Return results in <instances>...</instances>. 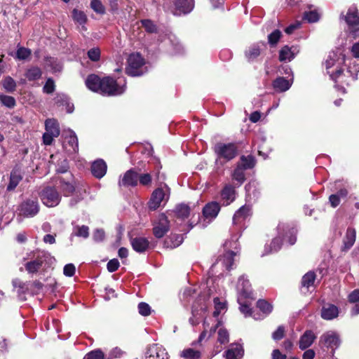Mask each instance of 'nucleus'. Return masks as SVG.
<instances>
[{"label":"nucleus","instance_id":"1","mask_svg":"<svg viewBox=\"0 0 359 359\" xmlns=\"http://www.w3.org/2000/svg\"><path fill=\"white\" fill-rule=\"evenodd\" d=\"M85 83L89 90L104 95H119L126 90L125 81L121 84V81H117L110 76L100 79L95 74H90L87 77Z\"/></svg>","mask_w":359,"mask_h":359},{"label":"nucleus","instance_id":"2","mask_svg":"<svg viewBox=\"0 0 359 359\" xmlns=\"http://www.w3.org/2000/svg\"><path fill=\"white\" fill-rule=\"evenodd\" d=\"M278 236L271 241L269 246L266 248V253L275 252L278 251L282 245V241L287 242L290 245H294L296 242L297 230L287 223L280 222L277 226Z\"/></svg>","mask_w":359,"mask_h":359},{"label":"nucleus","instance_id":"3","mask_svg":"<svg viewBox=\"0 0 359 359\" xmlns=\"http://www.w3.org/2000/svg\"><path fill=\"white\" fill-rule=\"evenodd\" d=\"M344 62V57L339 58L335 53L330 55L325 61V67L327 73L330 74L331 79L336 83H343L345 82L343 79L342 70L340 68L338 69L339 65Z\"/></svg>","mask_w":359,"mask_h":359},{"label":"nucleus","instance_id":"4","mask_svg":"<svg viewBox=\"0 0 359 359\" xmlns=\"http://www.w3.org/2000/svg\"><path fill=\"white\" fill-rule=\"evenodd\" d=\"M170 188L164 184L161 187L156 189L151 196L149 202V208L151 210H155L163 205L168 201L170 197Z\"/></svg>","mask_w":359,"mask_h":359},{"label":"nucleus","instance_id":"5","mask_svg":"<svg viewBox=\"0 0 359 359\" xmlns=\"http://www.w3.org/2000/svg\"><path fill=\"white\" fill-rule=\"evenodd\" d=\"M47 258L48 255L43 252H31L28 255L27 258H24V260L30 259L25 264V270L29 273H37Z\"/></svg>","mask_w":359,"mask_h":359},{"label":"nucleus","instance_id":"6","mask_svg":"<svg viewBox=\"0 0 359 359\" xmlns=\"http://www.w3.org/2000/svg\"><path fill=\"white\" fill-rule=\"evenodd\" d=\"M128 67L126 68V73L132 76H137L142 75L145 70L144 64V59L139 53H132L130 55L128 60Z\"/></svg>","mask_w":359,"mask_h":359},{"label":"nucleus","instance_id":"7","mask_svg":"<svg viewBox=\"0 0 359 359\" xmlns=\"http://www.w3.org/2000/svg\"><path fill=\"white\" fill-rule=\"evenodd\" d=\"M40 197L42 203L49 208L57 206L61 201V196L57 189L50 186L43 189L40 193Z\"/></svg>","mask_w":359,"mask_h":359},{"label":"nucleus","instance_id":"8","mask_svg":"<svg viewBox=\"0 0 359 359\" xmlns=\"http://www.w3.org/2000/svg\"><path fill=\"white\" fill-rule=\"evenodd\" d=\"M214 151L218 156V159H224L229 161L233 159L237 155L238 148L236 144L232 143L224 144L217 143L215 144Z\"/></svg>","mask_w":359,"mask_h":359},{"label":"nucleus","instance_id":"9","mask_svg":"<svg viewBox=\"0 0 359 359\" xmlns=\"http://www.w3.org/2000/svg\"><path fill=\"white\" fill-rule=\"evenodd\" d=\"M236 255V252L231 250H228L222 256H220L217 259V261L212 265V272H218V269H221L222 271H224V269L226 271L230 270L234 261L233 257Z\"/></svg>","mask_w":359,"mask_h":359},{"label":"nucleus","instance_id":"10","mask_svg":"<svg viewBox=\"0 0 359 359\" xmlns=\"http://www.w3.org/2000/svg\"><path fill=\"white\" fill-rule=\"evenodd\" d=\"M208 305L205 302H199L198 301L195 302L192 307V316L189 320L190 324L193 326L198 325L200 320L205 317Z\"/></svg>","mask_w":359,"mask_h":359},{"label":"nucleus","instance_id":"11","mask_svg":"<svg viewBox=\"0 0 359 359\" xmlns=\"http://www.w3.org/2000/svg\"><path fill=\"white\" fill-rule=\"evenodd\" d=\"M153 233L157 238H161L169 231L170 224L167 217L162 214L153 224Z\"/></svg>","mask_w":359,"mask_h":359},{"label":"nucleus","instance_id":"12","mask_svg":"<svg viewBox=\"0 0 359 359\" xmlns=\"http://www.w3.org/2000/svg\"><path fill=\"white\" fill-rule=\"evenodd\" d=\"M65 135L63 142L64 149L69 154L76 153L79 149L78 139L74 131L69 130L64 132Z\"/></svg>","mask_w":359,"mask_h":359},{"label":"nucleus","instance_id":"13","mask_svg":"<svg viewBox=\"0 0 359 359\" xmlns=\"http://www.w3.org/2000/svg\"><path fill=\"white\" fill-rule=\"evenodd\" d=\"M39 210V205L36 199H28L20 205V213L25 217H34Z\"/></svg>","mask_w":359,"mask_h":359},{"label":"nucleus","instance_id":"14","mask_svg":"<svg viewBox=\"0 0 359 359\" xmlns=\"http://www.w3.org/2000/svg\"><path fill=\"white\" fill-rule=\"evenodd\" d=\"M194 6V0H175L172 12L175 15L187 14L193 10Z\"/></svg>","mask_w":359,"mask_h":359},{"label":"nucleus","instance_id":"15","mask_svg":"<svg viewBox=\"0 0 359 359\" xmlns=\"http://www.w3.org/2000/svg\"><path fill=\"white\" fill-rule=\"evenodd\" d=\"M138 177L139 173L134 169H130L125 172L118 184L120 187H135L138 183Z\"/></svg>","mask_w":359,"mask_h":359},{"label":"nucleus","instance_id":"16","mask_svg":"<svg viewBox=\"0 0 359 359\" xmlns=\"http://www.w3.org/2000/svg\"><path fill=\"white\" fill-rule=\"evenodd\" d=\"M320 341L323 343L327 347L331 348H337L340 344L339 335L332 331H329L323 334L320 337Z\"/></svg>","mask_w":359,"mask_h":359},{"label":"nucleus","instance_id":"17","mask_svg":"<svg viewBox=\"0 0 359 359\" xmlns=\"http://www.w3.org/2000/svg\"><path fill=\"white\" fill-rule=\"evenodd\" d=\"M231 184H225L221 191V201L223 205H229L236 198V188Z\"/></svg>","mask_w":359,"mask_h":359},{"label":"nucleus","instance_id":"18","mask_svg":"<svg viewBox=\"0 0 359 359\" xmlns=\"http://www.w3.org/2000/svg\"><path fill=\"white\" fill-rule=\"evenodd\" d=\"M236 289L238 292V296H243L244 297H252L251 285L249 280L245 278L244 276H242L239 278L237 283Z\"/></svg>","mask_w":359,"mask_h":359},{"label":"nucleus","instance_id":"19","mask_svg":"<svg viewBox=\"0 0 359 359\" xmlns=\"http://www.w3.org/2000/svg\"><path fill=\"white\" fill-rule=\"evenodd\" d=\"M220 210V206L217 202H211L208 203L203 209L204 217L209 222L214 219Z\"/></svg>","mask_w":359,"mask_h":359},{"label":"nucleus","instance_id":"20","mask_svg":"<svg viewBox=\"0 0 359 359\" xmlns=\"http://www.w3.org/2000/svg\"><path fill=\"white\" fill-rule=\"evenodd\" d=\"M56 184L65 196H68L75 191V186L73 182L67 180L64 177H58L56 180Z\"/></svg>","mask_w":359,"mask_h":359},{"label":"nucleus","instance_id":"21","mask_svg":"<svg viewBox=\"0 0 359 359\" xmlns=\"http://www.w3.org/2000/svg\"><path fill=\"white\" fill-rule=\"evenodd\" d=\"M219 326V322L216 325L210 326V323L205 318L203 323V330L198 337V342L201 343L204 340H208L212 334L216 331V329Z\"/></svg>","mask_w":359,"mask_h":359},{"label":"nucleus","instance_id":"22","mask_svg":"<svg viewBox=\"0 0 359 359\" xmlns=\"http://www.w3.org/2000/svg\"><path fill=\"white\" fill-rule=\"evenodd\" d=\"M145 359H168V355L164 349L153 345L148 348Z\"/></svg>","mask_w":359,"mask_h":359},{"label":"nucleus","instance_id":"23","mask_svg":"<svg viewBox=\"0 0 359 359\" xmlns=\"http://www.w3.org/2000/svg\"><path fill=\"white\" fill-rule=\"evenodd\" d=\"M299 52L297 47L288 46H283L279 52V60L282 62H290Z\"/></svg>","mask_w":359,"mask_h":359},{"label":"nucleus","instance_id":"24","mask_svg":"<svg viewBox=\"0 0 359 359\" xmlns=\"http://www.w3.org/2000/svg\"><path fill=\"white\" fill-rule=\"evenodd\" d=\"M107 164L103 160L99 159L94 161L91 165V172L93 176L100 179L104 176L107 172Z\"/></svg>","mask_w":359,"mask_h":359},{"label":"nucleus","instance_id":"25","mask_svg":"<svg viewBox=\"0 0 359 359\" xmlns=\"http://www.w3.org/2000/svg\"><path fill=\"white\" fill-rule=\"evenodd\" d=\"M345 21L348 28H354V27L359 25V15L355 6H351L348 8L347 14L345 16Z\"/></svg>","mask_w":359,"mask_h":359},{"label":"nucleus","instance_id":"26","mask_svg":"<svg viewBox=\"0 0 359 359\" xmlns=\"http://www.w3.org/2000/svg\"><path fill=\"white\" fill-rule=\"evenodd\" d=\"M316 339V336L313 331L306 330L299 339V348L302 350L306 349L312 345Z\"/></svg>","mask_w":359,"mask_h":359},{"label":"nucleus","instance_id":"27","mask_svg":"<svg viewBox=\"0 0 359 359\" xmlns=\"http://www.w3.org/2000/svg\"><path fill=\"white\" fill-rule=\"evenodd\" d=\"M130 243L133 250L140 253L145 252L149 248V241L144 237L131 238Z\"/></svg>","mask_w":359,"mask_h":359},{"label":"nucleus","instance_id":"28","mask_svg":"<svg viewBox=\"0 0 359 359\" xmlns=\"http://www.w3.org/2000/svg\"><path fill=\"white\" fill-rule=\"evenodd\" d=\"M339 315L338 308L330 304H325L323 306L321 311V317L325 320H332L337 318Z\"/></svg>","mask_w":359,"mask_h":359},{"label":"nucleus","instance_id":"29","mask_svg":"<svg viewBox=\"0 0 359 359\" xmlns=\"http://www.w3.org/2000/svg\"><path fill=\"white\" fill-rule=\"evenodd\" d=\"M356 237V232L355 229L352 227H348L346 230L345 236L343 239V250H349L355 243Z\"/></svg>","mask_w":359,"mask_h":359},{"label":"nucleus","instance_id":"30","mask_svg":"<svg viewBox=\"0 0 359 359\" xmlns=\"http://www.w3.org/2000/svg\"><path fill=\"white\" fill-rule=\"evenodd\" d=\"M243 355V347L239 344H231L225 352L226 359H241Z\"/></svg>","mask_w":359,"mask_h":359},{"label":"nucleus","instance_id":"31","mask_svg":"<svg viewBox=\"0 0 359 359\" xmlns=\"http://www.w3.org/2000/svg\"><path fill=\"white\" fill-rule=\"evenodd\" d=\"M253 299V297H244L243 296H238V302L240 305L239 309L245 316H251L250 305Z\"/></svg>","mask_w":359,"mask_h":359},{"label":"nucleus","instance_id":"32","mask_svg":"<svg viewBox=\"0 0 359 359\" xmlns=\"http://www.w3.org/2000/svg\"><path fill=\"white\" fill-rule=\"evenodd\" d=\"M261 46H265V44L264 43L253 44L245 50V55L248 61L255 60L260 55Z\"/></svg>","mask_w":359,"mask_h":359},{"label":"nucleus","instance_id":"33","mask_svg":"<svg viewBox=\"0 0 359 359\" xmlns=\"http://www.w3.org/2000/svg\"><path fill=\"white\" fill-rule=\"evenodd\" d=\"M250 215V208L248 205H243L236 212L233 217V224H241Z\"/></svg>","mask_w":359,"mask_h":359},{"label":"nucleus","instance_id":"34","mask_svg":"<svg viewBox=\"0 0 359 359\" xmlns=\"http://www.w3.org/2000/svg\"><path fill=\"white\" fill-rule=\"evenodd\" d=\"M292 85V83L283 77L277 78L273 83V88L279 92L287 90Z\"/></svg>","mask_w":359,"mask_h":359},{"label":"nucleus","instance_id":"35","mask_svg":"<svg viewBox=\"0 0 359 359\" xmlns=\"http://www.w3.org/2000/svg\"><path fill=\"white\" fill-rule=\"evenodd\" d=\"M320 15L321 13L318 10L310 7L308 11L304 12L303 19L310 23L316 22L319 20Z\"/></svg>","mask_w":359,"mask_h":359},{"label":"nucleus","instance_id":"36","mask_svg":"<svg viewBox=\"0 0 359 359\" xmlns=\"http://www.w3.org/2000/svg\"><path fill=\"white\" fill-rule=\"evenodd\" d=\"M46 130L52 135L59 136L60 128L57 121L53 118L47 119L45 122Z\"/></svg>","mask_w":359,"mask_h":359},{"label":"nucleus","instance_id":"37","mask_svg":"<svg viewBox=\"0 0 359 359\" xmlns=\"http://www.w3.org/2000/svg\"><path fill=\"white\" fill-rule=\"evenodd\" d=\"M245 170L241 165H237L236 168L231 174L233 180L237 182L236 187H240L245 180Z\"/></svg>","mask_w":359,"mask_h":359},{"label":"nucleus","instance_id":"38","mask_svg":"<svg viewBox=\"0 0 359 359\" xmlns=\"http://www.w3.org/2000/svg\"><path fill=\"white\" fill-rule=\"evenodd\" d=\"M72 18L76 23L82 26V29H86L84 25L87 22V16L84 12L74 8L72 11Z\"/></svg>","mask_w":359,"mask_h":359},{"label":"nucleus","instance_id":"39","mask_svg":"<svg viewBox=\"0 0 359 359\" xmlns=\"http://www.w3.org/2000/svg\"><path fill=\"white\" fill-rule=\"evenodd\" d=\"M175 214L177 219L184 220L189 217L190 208L185 204L178 205L175 208Z\"/></svg>","mask_w":359,"mask_h":359},{"label":"nucleus","instance_id":"40","mask_svg":"<svg viewBox=\"0 0 359 359\" xmlns=\"http://www.w3.org/2000/svg\"><path fill=\"white\" fill-rule=\"evenodd\" d=\"M22 178V177L18 170H15L12 171L11 174L10 182L7 187V189L8 191L13 190L21 181Z\"/></svg>","mask_w":359,"mask_h":359},{"label":"nucleus","instance_id":"41","mask_svg":"<svg viewBox=\"0 0 359 359\" xmlns=\"http://www.w3.org/2000/svg\"><path fill=\"white\" fill-rule=\"evenodd\" d=\"M45 65L50 67V71L53 72H60L62 69L61 63L57 59L52 57L46 58Z\"/></svg>","mask_w":359,"mask_h":359},{"label":"nucleus","instance_id":"42","mask_svg":"<svg viewBox=\"0 0 359 359\" xmlns=\"http://www.w3.org/2000/svg\"><path fill=\"white\" fill-rule=\"evenodd\" d=\"M25 75L29 81H36L41 78L42 72L40 68L32 67L26 71Z\"/></svg>","mask_w":359,"mask_h":359},{"label":"nucleus","instance_id":"43","mask_svg":"<svg viewBox=\"0 0 359 359\" xmlns=\"http://www.w3.org/2000/svg\"><path fill=\"white\" fill-rule=\"evenodd\" d=\"M238 165H241L243 169L248 170L252 168L255 165V160L253 156L249 155L248 156H242L240 161L238 163Z\"/></svg>","mask_w":359,"mask_h":359},{"label":"nucleus","instance_id":"44","mask_svg":"<svg viewBox=\"0 0 359 359\" xmlns=\"http://www.w3.org/2000/svg\"><path fill=\"white\" fill-rule=\"evenodd\" d=\"M201 355V353L199 351L191 348L183 350L180 353V356L184 359H199Z\"/></svg>","mask_w":359,"mask_h":359},{"label":"nucleus","instance_id":"45","mask_svg":"<svg viewBox=\"0 0 359 359\" xmlns=\"http://www.w3.org/2000/svg\"><path fill=\"white\" fill-rule=\"evenodd\" d=\"M74 236L87 238L89 236V228L86 225L75 226L72 233V237Z\"/></svg>","mask_w":359,"mask_h":359},{"label":"nucleus","instance_id":"46","mask_svg":"<svg viewBox=\"0 0 359 359\" xmlns=\"http://www.w3.org/2000/svg\"><path fill=\"white\" fill-rule=\"evenodd\" d=\"M182 236L181 235H176L170 237L169 240L165 241L166 248H175L178 247L182 243Z\"/></svg>","mask_w":359,"mask_h":359},{"label":"nucleus","instance_id":"47","mask_svg":"<svg viewBox=\"0 0 359 359\" xmlns=\"http://www.w3.org/2000/svg\"><path fill=\"white\" fill-rule=\"evenodd\" d=\"M2 85L4 88L8 93L13 92L16 88L15 81L11 76L4 78L2 81Z\"/></svg>","mask_w":359,"mask_h":359},{"label":"nucleus","instance_id":"48","mask_svg":"<svg viewBox=\"0 0 359 359\" xmlns=\"http://www.w3.org/2000/svg\"><path fill=\"white\" fill-rule=\"evenodd\" d=\"M90 6L97 14L105 13V8L100 0H91Z\"/></svg>","mask_w":359,"mask_h":359},{"label":"nucleus","instance_id":"49","mask_svg":"<svg viewBox=\"0 0 359 359\" xmlns=\"http://www.w3.org/2000/svg\"><path fill=\"white\" fill-rule=\"evenodd\" d=\"M316 279V275L313 272L309 271L307 273H306L302 280V285L303 287H306L309 288L310 286H311Z\"/></svg>","mask_w":359,"mask_h":359},{"label":"nucleus","instance_id":"50","mask_svg":"<svg viewBox=\"0 0 359 359\" xmlns=\"http://www.w3.org/2000/svg\"><path fill=\"white\" fill-rule=\"evenodd\" d=\"M229 341V334L228 331L223 327H219L217 332V341L222 344H226Z\"/></svg>","mask_w":359,"mask_h":359},{"label":"nucleus","instance_id":"51","mask_svg":"<svg viewBox=\"0 0 359 359\" xmlns=\"http://www.w3.org/2000/svg\"><path fill=\"white\" fill-rule=\"evenodd\" d=\"M0 102L3 105L11 109L16 104L15 98L9 95H0Z\"/></svg>","mask_w":359,"mask_h":359},{"label":"nucleus","instance_id":"52","mask_svg":"<svg viewBox=\"0 0 359 359\" xmlns=\"http://www.w3.org/2000/svg\"><path fill=\"white\" fill-rule=\"evenodd\" d=\"M257 306L263 312L264 314L268 315L272 311V306L265 300H259L257 302Z\"/></svg>","mask_w":359,"mask_h":359},{"label":"nucleus","instance_id":"53","mask_svg":"<svg viewBox=\"0 0 359 359\" xmlns=\"http://www.w3.org/2000/svg\"><path fill=\"white\" fill-rule=\"evenodd\" d=\"M31 50L25 47H19L16 52L15 57L22 60L28 58L31 55Z\"/></svg>","mask_w":359,"mask_h":359},{"label":"nucleus","instance_id":"54","mask_svg":"<svg viewBox=\"0 0 359 359\" xmlns=\"http://www.w3.org/2000/svg\"><path fill=\"white\" fill-rule=\"evenodd\" d=\"M359 72V62L353 60L348 67V74L352 78V80L357 79V73Z\"/></svg>","mask_w":359,"mask_h":359},{"label":"nucleus","instance_id":"55","mask_svg":"<svg viewBox=\"0 0 359 359\" xmlns=\"http://www.w3.org/2000/svg\"><path fill=\"white\" fill-rule=\"evenodd\" d=\"M282 34L278 29L274 30L268 36L269 43L271 46H275L279 41Z\"/></svg>","mask_w":359,"mask_h":359},{"label":"nucleus","instance_id":"56","mask_svg":"<svg viewBox=\"0 0 359 359\" xmlns=\"http://www.w3.org/2000/svg\"><path fill=\"white\" fill-rule=\"evenodd\" d=\"M215 311L213 312L214 317H217L222 311L225 309V303L220 302L219 298L214 299Z\"/></svg>","mask_w":359,"mask_h":359},{"label":"nucleus","instance_id":"57","mask_svg":"<svg viewBox=\"0 0 359 359\" xmlns=\"http://www.w3.org/2000/svg\"><path fill=\"white\" fill-rule=\"evenodd\" d=\"M89 59L93 62H97L100 58V50L98 48H93L88 51Z\"/></svg>","mask_w":359,"mask_h":359},{"label":"nucleus","instance_id":"58","mask_svg":"<svg viewBox=\"0 0 359 359\" xmlns=\"http://www.w3.org/2000/svg\"><path fill=\"white\" fill-rule=\"evenodd\" d=\"M138 311L140 315L147 316L151 313V307L145 302H140L138 304Z\"/></svg>","mask_w":359,"mask_h":359},{"label":"nucleus","instance_id":"59","mask_svg":"<svg viewBox=\"0 0 359 359\" xmlns=\"http://www.w3.org/2000/svg\"><path fill=\"white\" fill-rule=\"evenodd\" d=\"M123 352L121 348L115 347L112 348L106 355V359H114L121 358Z\"/></svg>","mask_w":359,"mask_h":359},{"label":"nucleus","instance_id":"60","mask_svg":"<svg viewBox=\"0 0 359 359\" xmlns=\"http://www.w3.org/2000/svg\"><path fill=\"white\" fill-rule=\"evenodd\" d=\"M55 87V86L54 81L52 79L49 78L47 79V81L43 88V91L45 93L50 94L54 92Z\"/></svg>","mask_w":359,"mask_h":359},{"label":"nucleus","instance_id":"61","mask_svg":"<svg viewBox=\"0 0 359 359\" xmlns=\"http://www.w3.org/2000/svg\"><path fill=\"white\" fill-rule=\"evenodd\" d=\"M104 355L103 352L100 349L93 351L88 353L86 355V359H104Z\"/></svg>","mask_w":359,"mask_h":359},{"label":"nucleus","instance_id":"62","mask_svg":"<svg viewBox=\"0 0 359 359\" xmlns=\"http://www.w3.org/2000/svg\"><path fill=\"white\" fill-rule=\"evenodd\" d=\"M141 23L147 32H150V33L156 32V25L150 20H142L141 21Z\"/></svg>","mask_w":359,"mask_h":359},{"label":"nucleus","instance_id":"63","mask_svg":"<svg viewBox=\"0 0 359 359\" xmlns=\"http://www.w3.org/2000/svg\"><path fill=\"white\" fill-rule=\"evenodd\" d=\"M76 271L75 266L73 264H67L64 266L63 273L65 276L72 277Z\"/></svg>","mask_w":359,"mask_h":359},{"label":"nucleus","instance_id":"64","mask_svg":"<svg viewBox=\"0 0 359 359\" xmlns=\"http://www.w3.org/2000/svg\"><path fill=\"white\" fill-rule=\"evenodd\" d=\"M138 181L140 182V184L147 186L151 184V177L149 173L141 174L139 175Z\"/></svg>","mask_w":359,"mask_h":359}]
</instances>
